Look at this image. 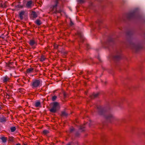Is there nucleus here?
<instances>
[{
	"label": "nucleus",
	"mask_w": 145,
	"mask_h": 145,
	"mask_svg": "<svg viewBox=\"0 0 145 145\" xmlns=\"http://www.w3.org/2000/svg\"><path fill=\"white\" fill-rule=\"evenodd\" d=\"M98 113L100 115L104 116L106 120L110 123L120 125L123 120L120 119L113 115L106 108L101 106L97 107Z\"/></svg>",
	"instance_id": "obj_1"
},
{
	"label": "nucleus",
	"mask_w": 145,
	"mask_h": 145,
	"mask_svg": "<svg viewBox=\"0 0 145 145\" xmlns=\"http://www.w3.org/2000/svg\"><path fill=\"white\" fill-rule=\"evenodd\" d=\"M126 17L128 20L136 19L142 22H144V18L139 14L137 8L135 9L128 13L126 15Z\"/></svg>",
	"instance_id": "obj_2"
},
{
	"label": "nucleus",
	"mask_w": 145,
	"mask_h": 145,
	"mask_svg": "<svg viewBox=\"0 0 145 145\" xmlns=\"http://www.w3.org/2000/svg\"><path fill=\"white\" fill-rule=\"evenodd\" d=\"M130 44L131 48L136 52L138 51L142 48L141 44L138 41L131 42Z\"/></svg>",
	"instance_id": "obj_3"
},
{
	"label": "nucleus",
	"mask_w": 145,
	"mask_h": 145,
	"mask_svg": "<svg viewBox=\"0 0 145 145\" xmlns=\"http://www.w3.org/2000/svg\"><path fill=\"white\" fill-rule=\"evenodd\" d=\"M42 82L40 79H34L31 83V85L33 88H39L42 85Z\"/></svg>",
	"instance_id": "obj_4"
},
{
	"label": "nucleus",
	"mask_w": 145,
	"mask_h": 145,
	"mask_svg": "<svg viewBox=\"0 0 145 145\" xmlns=\"http://www.w3.org/2000/svg\"><path fill=\"white\" fill-rule=\"evenodd\" d=\"M51 107L49 109L50 112L52 113H56L59 109V103L57 102H54L51 103Z\"/></svg>",
	"instance_id": "obj_5"
},
{
	"label": "nucleus",
	"mask_w": 145,
	"mask_h": 145,
	"mask_svg": "<svg viewBox=\"0 0 145 145\" xmlns=\"http://www.w3.org/2000/svg\"><path fill=\"white\" fill-rule=\"evenodd\" d=\"M121 51L119 49L115 48L114 50V53L113 56V59L115 61H118L121 59Z\"/></svg>",
	"instance_id": "obj_6"
},
{
	"label": "nucleus",
	"mask_w": 145,
	"mask_h": 145,
	"mask_svg": "<svg viewBox=\"0 0 145 145\" xmlns=\"http://www.w3.org/2000/svg\"><path fill=\"white\" fill-rule=\"evenodd\" d=\"M114 39L111 38H109L108 40L105 43H102V46L104 48H108L110 46H111L114 44Z\"/></svg>",
	"instance_id": "obj_7"
},
{
	"label": "nucleus",
	"mask_w": 145,
	"mask_h": 145,
	"mask_svg": "<svg viewBox=\"0 0 145 145\" xmlns=\"http://www.w3.org/2000/svg\"><path fill=\"white\" fill-rule=\"evenodd\" d=\"M78 35L79 38V40L78 42H82L84 40V38L83 36V35L82 33L80 31H78Z\"/></svg>",
	"instance_id": "obj_8"
},
{
	"label": "nucleus",
	"mask_w": 145,
	"mask_h": 145,
	"mask_svg": "<svg viewBox=\"0 0 145 145\" xmlns=\"http://www.w3.org/2000/svg\"><path fill=\"white\" fill-rule=\"evenodd\" d=\"M58 3V0H56L55 2V4L53 6V8L54 10V12L55 13H61L62 12L61 10H57L56 9V8L57 6V5Z\"/></svg>",
	"instance_id": "obj_9"
},
{
	"label": "nucleus",
	"mask_w": 145,
	"mask_h": 145,
	"mask_svg": "<svg viewBox=\"0 0 145 145\" xmlns=\"http://www.w3.org/2000/svg\"><path fill=\"white\" fill-rule=\"evenodd\" d=\"M85 128L84 125H82L80 126L78 131L76 132L75 134V136L76 137L80 135V132H82L84 131V128Z\"/></svg>",
	"instance_id": "obj_10"
},
{
	"label": "nucleus",
	"mask_w": 145,
	"mask_h": 145,
	"mask_svg": "<svg viewBox=\"0 0 145 145\" xmlns=\"http://www.w3.org/2000/svg\"><path fill=\"white\" fill-rule=\"evenodd\" d=\"M134 33V32L133 30H129L127 32L126 34L127 36L129 37H131L133 35Z\"/></svg>",
	"instance_id": "obj_11"
},
{
	"label": "nucleus",
	"mask_w": 145,
	"mask_h": 145,
	"mask_svg": "<svg viewBox=\"0 0 145 145\" xmlns=\"http://www.w3.org/2000/svg\"><path fill=\"white\" fill-rule=\"evenodd\" d=\"M32 1H29L27 2L26 5V7L28 8H30L32 7Z\"/></svg>",
	"instance_id": "obj_12"
},
{
	"label": "nucleus",
	"mask_w": 145,
	"mask_h": 145,
	"mask_svg": "<svg viewBox=\"0 0 145 145\" xmlns=\"http://www.w3.org/2000/svg\"><path fill=\"white\" fill-rule=\"evenodd\" d=\"M9 78L7 76L4 77L2 78V80L3 82L5 83H6L7 82L9 81Z\"/></svg>",
	"instance_id": "obj_13"
},
{
	"label": "nucleus",
	"mask_w": 145,
	"mask_h": 145,
	"mask_svg": "<svg viewBox=\"0 0 145 145\" xmlns=\"http://www.w3.org/2000/svg\"><path fill=\"white\" fill-rule=\"evenodd\" d=\"M25 12L24 11H22L20 12L19 13V16L20 18V19L21 20H22L23 18V16L25 14Z\"/></svg>",
	"instance_id": "obj_14"
},
{
	"label": "nucleus",
	"mask_w": 145,
	"mask_h": 145,
	"mask_svg": "<svg viewBox=\"0 0 145 145\" xmlns=\"http://www.w3.org/2000/svg\"><path fill=\"white\" fill-rule=\"evenodd\" d=\"M99 95L98 93H93L91 96V99H93L97 97Z\"/></svg>",
	"instance_id": "obj_15"
},
{
	"label": "nucleus",
	"mask_w": 145,
	"mask_h": 145,
	"mask_svg": "<svg viewBox=\"0 0 145 145\" xmlns=\"http://www.w3.org/2000/svg\"><path fill=\"white\" fill-rule=\"evenodd\" d=\"M34 70V69L32 68H30L27 69L26 72L28 73H31Z\"/></svg>",
	"instance_id": "obj_16"
},
{
	"label": "nucleus",
	"mask_w": 145,
	"mask_h": 145,
	"mask_svg": "<svg viewBox=\"0 0 145 145\" xmlns=\"http://www.w3.org/2000/svg\"><path fill=\"white\" fill-rule=\"evenodd\" d=\"M29 43L31 46H33L36 44V42L33 40H31L29 41Z\"/></svg>",
	"instance_id": "obj_17"
},
{
	"label": "nucleus",
	"mask_w": 145,
	"mask_h": 145,
	"mask_svg": "<svg viewBox=\"0 0 145 145\" xmlns=\"http://www.w3.org/2000/svg\"><path fill=\"white\" fill-rule=\"evenodd\" d=\"M31 15L32 17L34 18H36L37 17V14L36 13L35 11L32 12Z\"/></svg>",
	"instance_id": "obj_18"
},
{
	"label": "nucleus",
	"mask_w": 145,
	"mask_h": 145,
	"mask_svg": "<svg viewBox=\"0 0 145 145\" xmlns=\"http://www.w3.org/2000/svg\"><path fill=\"white\" fill-rule=\"evenodd\" d=\"M6 121V120L5 117L3 116L2 117H0V122L2 123Z\"/></svg>",
	"instance_id": "obj_19"
},
{
	"label": "nucleus",
	"mask_w": 145,
	"mask_h": 145,
	"mask_svg": "<svg viewBox=\"0 0 145 145\" xmlns=\"http://www.w3.org/2000/svg\"><path fill=\"white\" fill-rule=\"evenodd\" d=\"M35 22L38 25H40L42 24L41 21L39 20H37Z\"/></svg>",
	"instance_id": "obj_20"
},
{
	"label": "nucleus",
	"mask_w": 145,
	"mask_h": 145,
	"mask_svg": "<svg viewBox=\"0 0 145 145\" xmlns=\"http://www.w3.org/2000/svg\"><path fill=\"white\" fill-rule=\"evenodd\" d=\"M68 115V114L65 112L63 111L61 112V116H67Z\"/></svg>",
	"instance_id": "obj_21"
},
{
	"label": "nucleus",
	"mask_w": 145,
	"mask_h": 145,
	"mask_svg": "<svg viewBox=\"0 0 145 145\" xmlns=\"http://www.w3.org/2000/svg\"><path fill=\"white\" fill-rule=\"evenodd\" d=\"M1 139L3 142H5L7 141V139L5 137H1Z\"/></svg>",
	"instance_id": "obj_22"
},
{
	"label": "nucleus",
	"mask_w": 145,
	"mask_h": 145,
	"mask_svg": "<svg viewBox=\"0 0 145 145\" xmlns=\"http://www.w3.org/2000/svg\"><path fill=\"white\" fill-rule=\"evenodd\" d=\"M40 103L39 101H37L35 103V106L36 107H39L40 106Z\"/></svg>",
	"instance_id": "obj_23"
},
{
	"label": "nucleus",
	"mask_w": 145,
	"mask_h": 145,
	"mask_svg": "<svg viewBox=\"0 0 145 145\" xmlns=\"http://www.w3.org/2000/svg\"><path fill=\"white\" fill-rule=\"evenodd\" d=\"M45 58L44 56L42 55L40 58V61L42 62L44 61L45 60Z\"/></svg>",
	"instance_id": "obj_24"
},
{
	"label": "nucleus",
	"mask_w": 145,
	"mask_h": 145,
	"mask_svg": "<svg viewBox=\"0 0 145 145\" xmlns=\"http://www.w3.org/2000/svg\"><path fill=\"white\" fill-rule=\"evenodd\" d=\"M16 129L15 127H11L10 130L11 132H14Z\"/></svg>",
	"instance_id": "obj_25"
},
{
	"label": "nucleus",
	"mask_w": 145,
	"mask_h": 145,
	"mask_svg": "<svg viewBox=\"0 0 145 145\" xmlns=\"http://www.w3.org/2000/svg\"><path fill=\"white\" fill-rule=\"evenodd\" d=\"M78 2L80 3H83L85 2V0H77Z\"/></svg>",
	"instance_id": "obj_26"
},
{
	"label": "nucleus",
	"mask_w": 145,
	"mask_h": 145,
	"mask_svg": "<svg viewBox=\"0 0 145 145\" xmlns=\"http://www.w3.org/2000/svg\"><path fill=\"white\" fill-rule=\"evenodd\" d=\"M12 63H9L7 65V66L9 68V69H11L12 67L10 65L12 64Z\"/></svg>",
	"instance_id": "obj_27"
},
{
	"label": "nucleus",
	"mask_w": 145,
	"mask_h": 145,
	"mask_svg": "<svg viewBox=\"0 0 145 145\" xmlns=\"http://www.w3.org/2000/svg\"><path fill=\"white\" fill-rule=\"evenodd\" d=\"M102 22V21L101 20H98V21L97 22V24H98V25L99 26L100 25V24H101Z\"/></svg>",
	"instance_id": "obj_28"
},
{
	"label": "nucleus",
	"mask_w": 145,
	"mask_h": 145,
	"mask_svg": "<svg viewBox=\"0 0 145 145\" xmlns=\"http://www.w3.org/2000/svg\"><path fill=\"white\" fill-rule=\"evenodd\" d=\"M43 132L44 134L46 135L49 133V131L48 130H44Z\"/></svg>",
	"instance_id": "obj_29"
},
{
	"label": "nucleus",
	"mask_w": 145,
	"mask_h": 145,
	"mask_svg": "<svg viewBox=\"0 0 145 145\" xmlns=\"http://www.w3.org/2000/svg\"><path fill=\"white\" fill-rule=\"evenodd\" d=\"M57 98V97L56 96H53L52 97V101H55L56 99Z\"/></svg>",
	"instance_id": "obj_30"
},
{
	"label": "nucleus",
	"mask_w": 145,
	"mask_h": 145,
	"mask_svg": "<svg viewBox=\"0 0 145 145\" xmlns=\"http://www.w3.org/2000/svg\"><path fill=\"white\" fill-rule=\"evenodd\" d=\"M75 130V129L74 128H71L70 130V132L71 133L73 131H74Z\"/></svg>",
	"instance_id": "obj_31"
},
{
	"label": "nucleus",
	"mask_w": 145,
	"mask_h": 145,
	"mask_svg": "<svg viewBox=\"0 0 145 145\" xmlns=\"http://www.w3.org/2000/svg\"><path fill=\"white\" fill-rule=\"evenodd\" d=\"M74 24L71 21V20H70V25L71 26L72 25Z\"/></svg>",
	"instance_id": "obj_32"
},
{
	"label": "nucleus",
	"mask_w": 145,
	"mask_h": 145,
	"mask_svg": "<svg viewBox=\"0 0 145 145\" xmlns=\"http://www.w3.org/2000/svg\"><path fill=\"white\" fill-rule=\"evenodd\" d=\"M83 61H84L86 62L87 63H89L87 59H84Z\"/></svg>",
	"instance_id": "obj_33"
},
{
	"label": "nucleus",
	"mask_w": 145,
	"mask_h": 145,
	"mask_svg": "<svg viewBox=\"0 0 145 145\" xmlns=\"http://www.w3.org/2000/svg\"><path fill=\"white\" fill-rule=\"evenodd\" d=\"M17 6H18V8H23V6H21V5H17Z\"/></svg>",
	"instance_id": "obj_34"
},
{
	"label": "nucleus",
	"mask_w": 145,
	"mask_h": 145,
	"mask_svg": "<svg viewBox=\"0 0 145 145\" xmlns=\"http://www.w3.org/2000/svg\"><path fill=\"white\" fill-rule=\"evenodd\" d=\"M63 95H64V97H66V94L65 93H64Z\"/></svg>",
	"instance_id": "obj_35"
},
{
	"label": "nucleus",
	"mask_w": 145,
	"mask_h": 145,
	"mask_svg": "<svg viewBox=\"0 0 145 145\" xmlns=\"http://www.w3.org/2000/svg\"><path fill=\"white\" fill-rule=\"evenodd\" d=\"M97 58H98V59L99 61H101L100 58V57H99V56H98V57H97Z\"/></svg>",
	"instance_id": "obj_36"
},
{
	"label": "nucleus",
	"mask_w": 145,
	"mask_h": 145,
	"mask_svg": "<svg viewBox=\"0 0 145 145\" xmlns=\"http://www.w3.org/2000/svg\"><path fill=\"white\" fill-rule=\"evenodd\" d=\"M2 109L1 106L0 105V110Z\"/></svg>",
	"instance_id": "obj_37"
},
{
	"label": "nucleus",
	"mask_w": 145,
	"mask_h": 145,
	"mask_svg": "<svg viewBox=\"0 0 145 145\" xmlns=\"http://www.w3.org/2000/svg\"><path fill=\"white\" fill-rule=\"evenodd\" d=\"M16 145H21L20 144H19V143L18 144H16Z\"/></svg>",
	"instance_id": "obj_38"
},
{
	"label": "nucleus",
	"mask_w": 145,
	"mask_h": 145,
	"mask_svg": "<svg viewBox=\"0 0 145 145\" xmlns=\"http://www.w3.org/2000/svg\"><path fill=\"white\" fill-rule=\"evenodd\" d=\"M1 37V38H2L3 39H4V37Z\"/></svg>",
	"instance_id": "obj_39"
},
{
	"label": "nucleus",
	"mask_w": 145,
	"mask_h": 145,
	"mask_svg": "<svg viewBox=\"0 0 145 145\" xmlns=\"http://www.w3.org/2000/svg\"><path fill=\"white\" fill-rule=\"evenodd\" d=\"M67 145H70V144H67Z\"/></svg>",
	"instance_id": "obj_40"
},
{
	"label": "nucleus",
	"mask_w": 145,
	"mask_h": 145,
	"mask_svg": "<svg viewBox=\"0 0 145 145\" xmlns=\"http://www.w3.org/2000/svg\"><path fill=\"white\" fill-rule=\"evenodd\" d=\"M104 83H105V84H106V82H104Z\"/></svg>",
	"instance_id": "obj_41"
},
{
	"label": "nucleus",
	"mask_w": 145,
	"mask_h": 145,
	"mask_svg": "<svg viewBox=\"0 0 145 145\" xmlns=\"http://www.w3.org/2000/svg\"><path fill=\"white\" fill-rule=\"evenodd\" d=\"M8 95V96H9V95Z\"/></svg>",
	"instance_id": "obj_42"
},
{
	"label": "nucleus",
	"mask_w": 145,
	"mask_h": 145,
	"mask_svg": "<svg viewBox=\"0 0 145 145\" xmlns=\"http://www.w3.org/2000/svg\"><path fill=\"white\" fill-rule=\"evenodd\" d=\"M144 35H145V33H144Z\"/></svg>",
	"instance_id": "obj_43"
},
{
	"label": "nucleus",
	"mask_w": 145,
	"mask_h": 145,
	"mask_svg": "<svg viewBox=\"0 0 145 145\" xmlns=\"http://www.w3.org/2000/svg\"><path fill=\"white\" fill-rule=\"evenodd\" d=\"M24 145H26L24 144Z\"/></svg>",
	"instance_id": "obj_44"
}]
</instances>
